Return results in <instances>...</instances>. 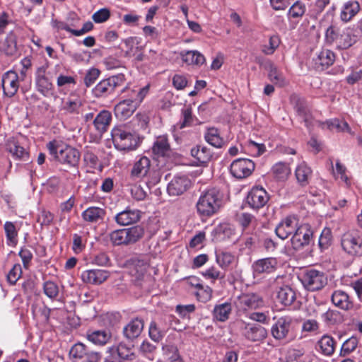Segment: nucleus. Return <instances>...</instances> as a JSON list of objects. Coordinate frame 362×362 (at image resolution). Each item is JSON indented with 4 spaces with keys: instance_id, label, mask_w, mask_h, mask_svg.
Listing matches in <instances>:
<instances>
[{
    "instance_id": "obj_1",
    "label": "nucleus",
    "mask_w": 362,
    "mask_h": 362,
    "mask_svg": "<svg viewBox=\"0 0 362 362\" xmlns=\"http://www.w3.org/2000/svg\"><path fill=\"white\" fill-rule=\"evenodd\" d=\"M326 41L332 44L334 43L339 49H346L354 45L357 41V35L354 34L351 28H346L343 30L331 25L325 33Z\"/></svg>"
},
{
    "instance_id": "obj_2",
    "label": "nucleus",
    "mask_w": 362,
    "mask_h": 362,
    "mask_svg": "<svg viewBox=\"0 0 362 362\" xmlns=\"http://www.w3.org/2000/svg\"><path fill=\"white\" fill-rule=\"evenodd\" d=\"M221 202L218 190L214 188L208 189L198 199L196 205L197 213L202 216H211L218 211Z\"/></svg>"
},
{
    "instance_id": "obj_3",
    "label": "nucleus",
    "mask_w": 362,
    "mask_h": 362,
    "mask_svg": "<svg viewBox=\"0 0 362 362\" xmlns=\"http://www.w3.org/2000/svg\"><path fill=\"white\" fill-rule=\"evenodd\" d=\"M49 153L54 156L60 163L75 167L80 159V153L76 148L59 145L56 141H50L47 145Z\"/></svg>"
},
{
    "instance_id": "obj_4",
    "label": "nucleus",
    "mask_w": 362,
    "mask_h": 362,
    "mask_svg": "<svg viewBox=\"0 0 362 362\" xmlns=\"http://www.w3.org/2000/svg\"><path fill=\"white\" fill-rule=\"evenodd\" d=\"M144 234V229L139 226L119 229L110 234V239L114 245H130L140 240Z\"/></svg>"
},
{
    "instance_id": "obj_5",
    "label": "nucleus",
    "mask_w": 362,
    "mask_h": 362,
    "mask_svg": "<svg viewBox=\"0 0 362 362\" xmlns=\"http://www.w3.org/2000/svg\"><path fill=\"white\" fill-rule=\"evenodd\" d=\"M115 147L119 151L134 150L138 146L137 137L123 127H115L111 132Z\"/></svg>"
},
{
    "instance_id": "obj_6",
    "label": "nucleus",
    "mask_w": 362,
    "mask_h": 362,
    "mask_svg": "<svg viewBox=\"0 0 362 362\" xmlns=\"http://www.w3.org/2000/svg\"><path fill=\"white\" fill-rule=\"evenodd\" d=\"M343 250L350 256H362V237L356 231H349L343 234L341 238Z\"/></svg>"
},
{
    "instance_id": "obj_7",
    "label": "nucleus",
    "mask_w": 362,
    "mask_h": 362,
    "mask_svg": "<svg viewBox=\"0 0 362 362\" xmlns=\"http://www.w3.org/2000/svg\"><path fill=\"white\" fill-rule=\"evenodd\" d=\"M47 66L38 67L35 72V84L37 90L45 97L56 96L54 86L47 72Z\"/></svg>"
},
{
    "instance_id": "obj_8",
    "label": "nucleus",
    "mask_w": 362,
    "mask_h": 362,
    "mask_svg": "<svg viewBox=\"0 0 362 362\" xmlns=\"http://www.w3.org/2000/svg\"><path fill=\"white\" fill-rule=\"evenodd\" d=\"M304 287L311 291L322 289L327 283V278L324 272L315 269L305 272L301 278Z\"/></svg>"
},
{
    "instance_id": "obj_9",
    "label": "nucleus",
    "mask_w": 362,
    "mask_h": 362,
    "mask_svg": "<svg viewBox=\"0 0 362 362\" xmlns=\"http://www.w3.org/2000/svg\"><path fill=\"white\" fill-rule=\"evenodd\" d=\"M124 80L123 74L109 77L99 82L93 88V93L97 98L105 97L113 93L117 86H121L124 83Z\"/></svg>"
},
{
    "instance_id": "obj_10",
    "label": "nucleus",
    "mask_w": 362,
    "mask_h": 362,
    "mask_svg": "<svg viewBox=\"0 0 362 362\" xmlns=\"http://www.w3.org/2000/svg\"><path fill=\"white\" fill-rule=\"evenodd\" d=\"M234 303L240 311L258 309L263 307L264 303L263 298L255 293H242L237 297Z\"/></svg>"
},
{
    "instance_id": "obj_11",
    "label": "nucleus",
    "mask_w": 362,
    "mask_h": 362,
    "mask_svg": "<svg viewBox=\"0 0 362 362\" xmlns=\"http://www.w3.org/2000/svg\"><path fill=\"white\" fill-rule=\"evenodd\" d=\"M69 357L73 362H99L101 359L100 353L89 351L82 343H77L71 348Z\"/></svg>"
},
{
    "instance_id": "obj_12",
    "label": "nucleus",
    "mask_w": 362,
    "mask_h": 362,
    "mask_svg": "<svg viewBox=\"0 0 362 362\" xmlns=\"http://www.w3.org/2000/svg\"><path fill=\"white\" fill-rule=\"evenodd\" d=\"M25 78V73L21 71V76L14 71H8L2 76L1 83L5 95L11 98L18 91L19 88V81Z\"/></svg>"
},
{
    "instance_id": "obj_13",
    "label": "nucleus",
    "mask_w": 362,
    "mask_h": 362,
    "mask_svg": "<svg viewBox=\"0 0 362 362\" xmlns=\"http://www.w3.org/2000/svg\"><path fill=\"white\" fill-rule=\"evenodd\" d=\"M187 283L194 289L193 293L199 301L206 303L211 299L213 289L197 276L188 277Z\"/></svg>"
},
{
    "instance_id": "obj_14",
    "label": "nucleus",
    "mask_w": 362,
    "mask_h": 362,
    "mask_svg": "<svg viewBox=\"0 0 362 362\" xmlns=\"http://www.w3.org/2000/svg\"><path fill=\"white\" fill-rule=\"evenodd\" d=\"M313 232L308 224H302L297 227L292 238L291 245L294 250H298L309 245L313 238Z\"/></svg>"
},
{
    "instance_id": "obj_15",
    "label": "nucleus",
    "mask_w": 362,
    "mask_h": 362,
    "mask_svg": "<svg viewBox=\"0 0 362 362\" xmlns=\"http://www.w3.org/2000/svg\"><path fill=\"white\" fill-rule=\"evenodd\" d=\"M254 162L247 158H238L230 164V171L232 175L238 179L249 177L255 170Z\"/></svg>"
},
{
    "instance_id": "obj_16",
    "label": "nucleus",
    "mask_w": 362,
    "mask_h": 362,
    "mask_svg": "<svg viewBox=\"0 0 362 362\" xmlns=\"http://www.w3.org/2000/svg\"><path fill=\"white\" fill-rule=\"evenodd\" d=\"M148 91V85L142 88L137 86H127L122 90V98L139 107Z\"/></svg>"
},
{
    "instance_id": "obj_17",
    "label": "nucleus",
    "mask_w": 362,
    "mask_h": 362,
    "mask_svg": "<svg viewBox=\"0 0 362 362\" xmlns=\"http://www.w3.org/2000/svg\"><path fill=\"white\" fill-rule=\"evenodd\" d=\"M269 199V194L263 187H255L248 192L246 202L250 208L259 209L266 205Z\"/></svg>"
},
{
    "instance_id": "obj_18",
    "label": "nucleus",
    "mask_w": 362,
    "mask_h": 362,
    "mask_svg": "<svg viewBox=\"0 0 362 362\" xmlns=\"http://www.w3.org/2000/svg\"><path fill=\"white\" fill-rule=\"evenodd\" d=\"M192 186V182L186 175H176L168 183L167 191L170 196H180Z\"/></svg>"
},
{
    "instance_id": "obj_19",
    "label": "nucleus",
    "mask_w": 362,
    "mask_h": 362,
    "mask_svg": "<svg viewBox=\"0 0 362 362\" xmlns=\"http://www.w3.org/2000/svg\"><path fill=\"white\" fill-rule=\"evenodd\" d=\"M279 266V261L275 257H266L259 259L252 265L255 276L269 274L274 272Z\"/></svg>"
},
{
    "instance_id": "obj_20",
    "label": "nucleus",
    "mask_w": 362,
    "mask_h": 362,
    "mask_svg": "<svg viewBox=\"0 0 362 362\" xmlns=\"http://www.w3.org/2000/svg\"><path fill=\"white\" fill-rule=\"evenodd\" d=\"M298 219L295 216H289L284 218L276 227V235L285 240L292 233H294L298 227Z\"/></svg>"
},
{
    "instance_id": "obj_21",
    "label": "nucleus",
    "mask_w": 362,
    "mask_h": 362,
    "mask_svg": "<svg viewBox=\"0 0 362 362\" xmlns=\"http://www.w3.org/2000/svg\"><path fill=\"white\" fill-rule=\"evenodd\" d=\"M240 327L243 329V334L252 341H258L264 339L267 336L266 329L260 325L240 323Z\"/></svg>"
},
{
    "instance_id": "obj_22",
    "label": "nucleus",
    "mask_w": 362,
    "mask_h": 362,
    "mask_svg": "<svg viewBox=\"0 0 362 362\" xmlns=\"http://www.w3.org/2000/svg\"><path fill=\"white\" fill-rule=\"evenodd\" d=\"M291 327V320L288 317H280L272 327V334L278 340L287 339Z\"/></svg>"
},
{
    "instance_id": "obj_23",
    "label": "nucleus",
    "mask_w": 362,
    "mask_h": 362,
    "mask_svg": "<svg viewBox=\"0 0 362 362\" xmlns=\"http://www.w3.org/2000/svg\"><path fill=\"white\" fill-rule=\"evenodd\" d=\"M110 276V272L103 269H89L81 274V279L84 283L90 284H101Z\"/></svg>"
},
{
    "instance_id": "obj_24",
    "label": "nucleus",
    "mask_w": 362,
    "mask_h": 362,
    "mask_svg": "<svg viewBox=\"0 0 362 362\" xmlns=\"http://www.w3.org/2000/svg\"><path fill=\"white\" fill-rule=\"evenodd\" d=\"M306 11L305 5L298 1L295 2L288 9L287 18L291 29H295L296 25L304 16Z\"/></svg>"
},
{
    "instance_id": "obj_25",
    "label": "nucleus",
    "mask_w": 362,
    "mask_h": 362,
    "mask_svg": "<svg viewBox=\"0 0 362 362\" xmlns=\"http://www.w3.org/2000/svg\"><path fill=\"white\" fill-rule=\"evenodd\" d=\"M150 168V159L146 156H141L134 163L131 170V177L141 179L148 175Z\"/></svg>"
},
{
    "instance_id": "obj_26",
    "label": "nucleus",
    "mask_w": 362,
    "mask_h": 362,
    "mask_svg": "<svg viewBox=\"0 0 362 362\" xmlns=\"http://www.w3.org/2000/svg\"><path fill=\"white\" fill-rule=\"evenodd\" d=\"M140 218L141 211L139 210L127 209L115 216V221L121 226H127L137 222Z\"/></svg>"
},
{
    "instance_id": "obj_27",
    "label": "nucleus",
    "mask_w": 362,
    "mask_h": 362,
    "mask_svg": "<svg viewBox=\"0 0 362 362\" xmlns=\"http://www.w3.org/2000/svg\"><path fill=\"white\" fill-rule=\"evenodd\" d=\"M315 68L323 70L331 66L335 60L334 53L327 49H322L314 58Z\"/></svg>"
},
{
    "instance_id": "obj_28",
    "label": "nucleus",
    "mask_w": 362,
    "mask_h": 362,
    "mask_svg": "<svg viewBox=\"0 0 362 362\" xmlns=\"http://www.w3.org/2000/svg\"><path fill=\"white\" fill-rule=\"evenodd\" d=\"M137 108L136 105L122 99L115 105V114L119 119L124 120L131 117Z\"/></svg>"
},
{
    "instance_id": "obj_29",
    "label": "nucleus",
    "mask_w": 362,
    "mask_h": 362,
    "mask_svg": "<svg viewBox=\"0 0 362 362\" xmlns=\"http://www.w3.org/2000/svg\"><path fill=\"white\" fill-rule=\"evenodd\" d=\"M82 107V100L77 96L70 95L62 103L60 110L65 114H79Z\"/></svg>"
},
{
    "instance_id": "obj_30",
    "label": "nucleus",
    "mask_w": 362,
    "mask_h": 362,
    "mask_svg": "<svg viewBox=\"0 0 362 362\" xmlns=\"http://www.w3.org/2000/svg\"><path fill=\"white\" fill-rule=\"evenodd\" d=\"M360 11V4L356 0H350L344 3L340 13V19L344 22H349Z\"/></svg>"
},
{
    "instance_id": "obj_31",
    "label": "nucleus",
    "mask_w": 362,
    "mask_h": 362,
    "mask_svg": "<svg viewBox=\"0 0 362 362\" xmlns=\"http://www.w3.org/2000/svg\"><path fill=\"white\" fill-rule=\"evenodd\" d=\"M144 329V322L141 320L136 318L131 320L123 329L126 338L134 339L138 337Z\"/></svg>"
},
{
    "instance_id": "obj_32",
    "label": "nucleus",
    "mask_w": 362,
    "mask_h": 362,
    "mask_svg": "<svg viewBox=\"0 0 362 362\" xmlns=\"http://www.w3.org/2000/svg\"><path fill=\"white\" fill-rule=\"evenodd\" d=\"M311 168L305 163H299L295 170V176L298 183L302 186H306L312 177Z\"/></svg>"
},
{
    "instance_id": "obj_33",
    "label": "nucleus",
    "mask_w": 362,
    "mask_h": 362,
    "mask_svg": "<svg viewBox=\"0 0 362 362\" xmlns=\"http://www.w3.org/2000/svg\"><path fill=\"white\" fill-rule=\"evenodd\" d=\"M332 302L342 310H349L353 306L348 294L341 290H337L332 293Z\"/></svg>"
},
{
    "instance_id": "obj_34",
    "label": "nucleus",
    "mask_w": 362,
    "mask_h": 362,
    "mask_svg": "<svg viewBox=\"0 0 362 362\" xmlns=\"http://www.w3.org/2000/svg\"><path fill=\"white\" fill-rule=\"evenodd\" d=\"M215 255L216 262L221 269L224 270H227L235 262V256L226 250L221 249L216 250Z\"/></svg>"
},
{
    "instance_id": "obj_35",
    "label": "nucleus",
    "mask_w": 362,
    "mask_h": 362,
    "mask_svg": "<svg viewBox=\"0 0 362 362\" xmlns=\"http://www.w3.org/2000/svg\"><path fill=\"white\" fill-rule=\"evenodd\" d=\"M276 298L281 304L290 305L296 300V293L290 286H284L277 291Z\"/></svg>"
},
{
    "instance_id": "obj_36",
    "label": "nucleus",
    "mask_w": 362,
    "mask_h": 362,
    "mask_svg": "<svg viewBox=\"0 0 362 362\" xmlns=\"http://www.w3.org/2000/svg\"><path fill=\"white\" fill-rule=\"evenodd\" d=\"M271 172L274 178L278 180L284 181L288 179L291 170L288 164L284 162H278L272 166Z\"/></svg>"
},
{
    "instance_id": "obj_37",
    "label": "nucleus",
    "mask_w": 362,
    "mask_h": 362,
    "mask_svg": "<svg viewBox=\"0 0 362 362\" xmlns=\"http://www.w3.org/2000/svg\"><path fill=\"white\" fill-rule=\"evenodd\" d=\"M112 119V116L110 112L103 110L101 111L93 121V124L96 129L103 133L107 131Z\"/></svg>"
},
{
    "instance_id": "obj_38",
    "label": "nucleus",
    "mask_w": 362,
    "mask_h": 362,
    "mask_svg": "<svg viewBox=\"0 0 362 362\" xmlns=\"http://www.w3.org/2000/svg\"><path fill=\"white\" fill-rule=\"evenodd\" d=\"M153 153L158 156H164L170 151V144L165 135L156 137L152 147Z\"/></svg>"
},
{
    "instance_id": "obj_39",
    "label": "nucleus",
    "mask_w": 362,
    "mask_h": 362,
    "mask_svg": "<svg viewBox=\"0 0 362 362\" xmlns=\"http://www.w3.org/2000/svg\"><path fill=\"white\" fill-rule=\"evenodd\" d=\"M191 155L197 160L198 164H205L208 163L211 158L210 150L205 146H201L192 148Z\"/></svg>"
},
{
    "instance_id": "obj_40",
    "label": "nucleus",
    "mask_w": 362,
    "mask_h": 362,
    "mask_svg": "<svg viewBox=\"0 0 362 362\" xmlns=\"http://www.w3.org/2000/svg\"><path fill=\"white\" fill-rule=\"evenodd\" d=\"M0 49L7 55H13L16 52V36L13 33H10L5 40L0 42Z\"/></svg>"
},
{
    "instance_id": "obj_41",
    "label": "nucleus",
    "mask_w": 362,
    "mask_h": 362,
    "mask_svg": "<svg viewBox=\"0 0 362 362\" xmlns=\"http://www.w3.org/2000/svg\"><path fill=\"white\" fill-rule=\"evenodd\" d=\"M204 138L208 144L216 148H221L224 144V141L220 136L219 131L214 127H210L206 129Z\"/></svg>"
},
{
    "instance_id": "obj_42",
    "label": "nucleus",
    "mask_w": 362,
    "mask_h": 362,
    "mask_svg": "<svg viewBox=\"0 0 362 362\" xmlns=\"http://www.w3.org/2000/svg\"><path fill=\"white\" fill-rule=\"evenodd\" d=\"M108 352L112 356L117 354L121 359H132L134 355L132 348L124 342H120L117 346L109 347Z\"/></svg>"
},
{
    "instance_id": "obj_43",
    "label": "nucleus",
    "mask_w": 362,
    "mask_h": 362,
    "mask_svg": "<svg viewBox=\"0 0 362 362\" xmlns=\"http://www.w3.org/2000/svg\"><path fill=\"white\" fill-rule=\"evenodd\" d=\"M110 338L111 334L105 330H96L87 334V339L95 345H105Z\"/></svg>"
},
{
    "instance_id": "obj_44",
    "label": "nucleus",
    "mask_w": 362,
    "mask_h": 362,
    "mask_svg": "<svg viewBox=\"0 0 362 362\" xmlns=\"http://www.w3.org/2000/svg\"><path fill=\"white\" fill-rule=\"evenodd\" d=\"M105 214V210L102 208L91 206L86 209L82 213V217L84 221L88 222H97L103 219Z\"/></svg>"
},
{
    "instance_id": "obj_45",
    "label": "nucleus",
    "mask_w": 362,
    "mask_h": 362,
    "mask_svg": "<svg viewBox=\"0 0 362 362\" xmlns=\"http://www.w3.org/2000/svg\"><path fill=\"white\" fill-rule=\"evenodd\" d=\"M182 59L187 64L202 65L205 62L204 57L197 51H186L180 53Z\"/></svg>"
},
{
    "instance_id": "obj_46",
    "label": "nucleus",
    "mask_w": 362,
    "mask_h": 362,
    "mask_svg": "<svg viewBox=\"0 0 362 362\" xmlns=\"http://www.w3.org/2000/svg\"><path fill=\"white\" fill-rule=\"evenodd\" d=\"M320 351L325 356H331L334 351V341L329 336H323L318 341Z\"/></svg>"
},
{
    "instance_id": "obj_47",
    "label": "nucleus",
    "mask_w": 362,
    "mask_h": 362,
    "mask_svg": "<svg viewBox=\"0 0 362 362\" xmlns=\"http://www.w3.org/2000/svg\"><path fill=\"white\" fill-rule=\"evenodd\" d=\"M231 312V305L230 303H225L216 305L214 309V317L218 321H226Z\"/></svg>"
},
{
    "instance_id": "obj_48",
    "label": "nucleus",
    "mask_w": 362,
    "mask_h": 362,
    "mask_svg": "<svg viewBox=\"0 0 362 362\" xmlns=\"http://www.w3.org/2000/svg\"><path fill=\"white\" fill-rule=\"evenodd\" d=\"M325 124L330 130L336 129L338 132H346L351 135L354 134L346 122H340L337 119H334L327 121Z\"/></svg>"
},
{
    "instance_id": "obj_49",
    "label": "nucleus",
    "mask_w": 362,
    "mask_h": 362,
    "mask_svg": "<svg viewBox=\"0 0 362 362\" xmlns=\"http://www.w3.org/2000/svg\"><path fill=\"white\" fill-rule=\"evenodd\" d=\"M268 76L269 80L277 86L283 87L287 83L282 73L274 66L270 67Z\"/></svg>"
},
{
    "instance_id": "obj_50",
    "label": "nucleus",
    "mask_w": 362,
    "mask_h": 362,
    "mask_svg": "<svg viewBox=\"0 0 362 362\" xmlns=\"http://www.w3.org/2000/svg\"><path fill=\"white\" fill-rule=\"evenodd\" d=\"M332 235L329 228H325L322 230L319 238L318 245L321 250H327L332 244Z\"/></svg>"
},
{
    "instance_id": "obj_51",
    "label": "nucleus",
    "mask_w": 362,
    "mask_h": 362,
    "mask_svg": "<svg viewBox=\"0 0 362 362\" xmlns=\"http://www.w3.org/2000/svg\"><path fill=\"white\" fill-rule=\"evenodd\" d=\"M8 150L16 158L24 159L28 156V153L25 148L15 141H10L8 144Z\"/></svg>"
},
{
    "instance_id": "obj_52",
    "label": "nucleus",
    "mask_w": 362,
    "mask_h": 362,
    "mask_svg": "<svg viewBox=\"0 0 362 362\" xmlns=\"http://www.w3.org/2000/svg\"><path fill=\"white\" fill-rule=\"evenodd\" d=\"M358 340L355 337L346 339L342 344L340 355L346 356L353 352L358 346Z\"/></svg>"
},
{
    "instance_id": "obj_53",
    "label": "nucleus",
    "mask_w": 362,
    "mask_h": 362,
    "mask_svg": "<svg viewBox=\"0 0 362 362\" xmlns=\"http://www.w3.org/2000/svg\"><path fill=\"white\" fill-rule=\"evenodd\" d=\"M202 275L206 279L214 283L217 279L224 278V274H222L217 268L212 266L202 272Z\"/></svg>"
},
{
    "instance_id": "obj_54",
    "label": "nucleus",
    "mask_w": 362,
    "mask_h": 362,
    "mask_svg": "<svg viewBox=\"0 0 362 362\" xmlns=\"http://www.w3.org/2000/svg\"><path fill=\"white\" fill-rule=\"evenodd\" d=\"M43 289L45 294L51 299L56 298L59 291L58 285L52 281L45 282Z\"/></svg>"
},
{
    "instance_id": "obj_55",
    "label": "nucleus",
    "mask_w": 362,
    "mask_h": 362,
    "mask_svg": "<svg viewBox=\"0 0 362 362\" xmlns=\"http://www.w3.org/2000/svg\"><path fill=\"white\" fill-rule=\"evenodd\" d=\"M148 334L152 340L158 342L163 339L165 332L158 327L156 322L152 321L149 325Z\"/></svg>"
},
{
    "instance_id": "obj_56",
    "label": "nucleus",
    "mask_w": 362,
    "mask_h": 362,
    "mask_svg": "<svg viewBox=\"0 0 362 362\" xmlns=\"http://www.w3.org/2000/svg\"><path fill=\"white\" fill-rule=\"evenodd\" d=\"M238 220L242 227L245 229L250 226H255L257 220L255 217L248 213H241L238 216Z\"/></svg>"
},
{
    "instance_id": "obj_57",
    "label": "nucleus",
    "mask_w": 362,
    "mask_h": 362,
    "mask_svg": "<svg viewBox=\"0 0 362 362\" xmlns=\"http://www.w3.org/2000/svg\"><path fill=\"white\" fill-rule=\"evenodd\" d=\"M346 168L339 161L336 163V169L334 175L337 179H340L347 187L351 185V181L346 174Z\"/></svg>"
},
{
    "instance_id": "obj_58",
    "label": "nucleus",
    "mask_w": 362,
    "mask_h": 362,
    "mask_svg": "<svg viewBox=\"0 0 362 362\" xmlns=\"http://www.w3.org/2000/svg\"><path fill=\"white\" fill-rule=\"evenodd\" d=\"M280 39L277 35L271 36L268 44L264 45L262 52L265 54H272L274 52L276 48L279 46Z\"/></svg>"
},
{
    "instance_id": "obj_59",
    "label": "nucleus",
    "mask_w": 362,
    "mask_h": 362,
    "mask_svg": "<svg viewBox=\"0 0 362 362\" xmlns=\"http://www.w3.org/2000/svg\"><path fill=\"white\" fill-rule=\"evenodd\" d=\"M110 17V10L107 8H103L94 13L92 16V19L96 23H102L107 21Z\"/></svg>"
},
{
    "instance_id": "obj_60",
    "label": "nucleus",
    "mask_w": 362,
    "mask_h": 362,
    "mask_svg": "<svg viewBox=\"0 0 362 362\" xmlns=\"http://www.w3.org/2000/svg\"><path fill=\"white\" fill-rule=\"evenodd\" d=\"M76 76L59 74L57 78V85L59 88L75 86Z\"/></svg>"
},
{
    "instance_id": "obj_61",
    "label": "nucleus",
    "mask_w": 362,
    "mask_h": 362,
    "mask_svg": "<svg viewBox=\"0 0 362 362\" xmlns=\"http://www.w3.org/2000/svg\"><path fill=\"white\" fill-rule=\"evenodd\" d=\"M22 274L21 266L19 264H16L10 270L7 275L8 281L13 285L19 279Z\"/></svg>"
},
{
    "instance_id": "obj_62",
    "label": "nucleus",
    "mask_w": 362,
    "mask_h": 362,
    "mask_svg": "<svg viewBox=\"0 0 362 362\" xmlns=\"http://www.w3.org/2000/svg\"><path fill=\"white\" fill-rule=\"evenodd\" d=\"M4 230L6 232L7 240L11 243H16L17 231L14 224L7 221L4 224Z\"/></svg>"
},
{
    "instance_id": "obj_63",
    "label": "nucleus",
    "mask_w": 362,
    "mask_h": 362,
    "mask_svg": "<svg viewBox=\"0 0 362 362\" xmlns=\"http://www.w3.org/2000/svg\"><path fill=\"white\" fill-rule=\"evenodd\" d=\"M247 149L253 156H259L265 151V146L262 144H257L250 141L247 144Z\"/></svg>"
},
{
    "instance_id": "obj_64",
    "label": "nucleus",
    "mask_w": 362,
    "mask_h": 362,
    "mask_svg": "<svg viewBox=\"0 0 362 362\" xmlns=\"http://www.w3.org/2000/svg\"><path fill=\"white\" fill-rule=\"evenodd\" d=\"M156 349V346L148 341H144L140 345L139 351L149 359H153V353Z\"/></svg>"
}]
</instances>
